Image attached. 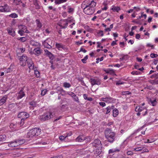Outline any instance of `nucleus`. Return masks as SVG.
Returning a JSON list of instances; mask_svg holds the SVG:
<instances>
[{
  "instance_id": "nucleus-1",
  "label": "nucleus",
  "mask_w": 158,
  "mask_h": 158,
  "mask_svg": "<svg viewBox=\"0 0 158 158\" xmlns=\"http://www.w3.org/2000/svg\"><path fill=\"white\" fill-rule=\"evenodd\" d=\"M96 3L93 0H88L86 2L84 1L82 5V8L84 7L85 13L87 15H91L94 12Z\"/></svg>"
},
{
  "instance_id": "nucleus-2",
  "label": "nucleus",
  "mask_w": 158,
  "mask_h": 158,
  "mask_svg": "<svg viewBox=\"0 0 158 158\" xmlns=\"http://www.w3.org/2000/svg\"><path fill=\"white\" fill-rule=\"evenodd\" d=\"M104 134L106 139L110 143H113L115 140V133L109 128H106L105 132Z\"/></svg>"
},
{
  "instance_id": "nucleus-3",
  "label": "nucleus",
  "mask_w": 158,
  "mask_h": 158,
  "mask_svg": "<svg viewBox=\"0 0 158 158\" xmlns=\"http://www.w3.org/2000/svg\"><path fill=\"white\" fill-rule=\"evenodd\" d=\"M41 129L39 128H35L30 130L27 133V137L32 138L34 137L38 136L40 134Z\"/></svg>"
},
{
  "instance_id": "nucleus-4",
  "label": "nucleus",
  "mask_w": 158,
  "mask_h": 158,
  "mask_svg": "<svg viewBox=\"0 0 158 158\" xmlns=\"http://www.w3.org/2000/svg\"><path fill=\"white\" fill-rule=\"evenodd\" d=\"M54 115L55 114L51 112L46 113L40 115L39 119L41 121H45L53 118Z\"/></svg>"
},
{
  "instance_id": "nucleus-5",
  "label": "nucleus",
  "mask_w": 158,
  "mask_h": 158,
  "mask_svg": "<svg viewBox=\"0 0 158 158\" xmlns=\"http://www.w3.org/2000/svg\"><path fill=\"white\" fill-rule=\"evenodd\" d=\"M92 145L95 148V150H96V152L98 154H100L102 152V144L100 140L98 139L94 140L92 143Z\"/></svg>"
},
{
  "instance_id": "nucleus-6",
  "label": "nucleus",
  "mask_w": 158,
  "mask_h": 158,
  "mask_svg": "<svg viewBox=\"0 0 158 158\" xmlns=\"http://www.w3.org/2000/svg\"><path fill=\"white\" fill-rule=\"evenodd\" d=\"M10 10V7L6 4L3 6H0V11L1 12H9Z\"/></svg>"
},
{
  "instance_id": "nucleus-7",
  "label": "nucleus",
  "mask_w": 158,
  "mask_h": 158,
  "mask_svg": "<svg viewBox=\"0 0 158 158\" xmlns=\"http://www.w3.org/2000/svg\"><path fill=\"white\" fill-rule=\"evenodd\" d=\"M92 86L95 85H100L101 84V80L99 78L94 79L90 78L89 80Z\"/></svg>"
},
{
  "instance_id": "nucleus-8",
  "label": "nucleus",
  "mask_w": 158,
  "mask_h": 158,
  "mask_svg": "<svg viewBox=\"0 0 158 158\" xmlns=\"http://www.w3.org/2000/svg\"><path fill=\"white\" fill-rule=\"evenodd\" d=\"M68 25V22L66 19L61 20L60 23L57 24L58 26H60L61 28H65L67 27Z\"/></svg>"
},
{
  "instance_id": "nucleus-9",
  "label": "nucleus",
  "mask_w": 158,
  "mask_h": 158,
  "mask_svg": "<svg viewBox=\"0 0 158 158\" xmlns=\"http://www.w3.org/2000/svg\"><path fill=\"white\" fill-rule=\"evenodd\" d=\"M19 60L21 61V65L22 66H24L26 65V63L28 60L27 56L24 55L21 56Z\"/></svg>"
},
{
  "instance_id": "nucleus-10",
  "label": "nucleus",
  "mask_w": 158,
  "mask_h": 158,
  "mask_svg": "<svg viewBox=\"0 0 158 158\" xmlns=\"http://www.w3.org/2000/svg\"><path fill=\"white\" fill-rule=\"evenodd\" d=\"M42 50L40 47L35 48L33 51V53L37 56H39L42 53Z\"/></svg>"
},
{
  "instance_id": "nucleus-11",
  "label": "nucleus",
  "mask_w": 158,
  "mask_h": 158,
  "mask_svg": "<svg viewBox=\"0 0 158 158\" xmlns=\"http://www.w3.org/2000/svg\"><path fill=\"white\" fill-rule=\"evenodd\" d=\"M101 99L102 101L108 103H110L114 101V99L109 96H106L105 98H102Z\"/></svg>"
},
{
  "instance_id": "nucleus-12",
  "label": "nucleus",
  "mask_w": 158,
  "mask_h": 158,
  "mask_svg": "<svg viewBox=\"0 0 158 158\" xmlns=\"http://www.w3.org/2000/svg\"><path fill=\"white\" fill-rule=\"evenodd\" d=\"M27 62L28 66L30 69L31 70L34 69V64L31 59H28Z\"/></svg>"
},
{
  "instance_id": "nucleus-13",
  "label": "nucleus",
  "mask_w": 158,
  "mask_h": 158,
  "mask_svg": "<svg viewBox=\"0 0 158 158\" xmlns=\"http://www.w3.org/2000/svg\"><path fill=\"white\" fill-rule=\"evenodd\" d=\"M56 92L59 93V95L61 94L63 96L65 94L66 91L61 87H58L56 89Z\"/></svg>"
},
{
  "instance_id": "nucleus-14",
  "label": "nucleus",
  "mask_w": 158,
  "mask_h": 158,
  "mask_svg": "<svg viewBox=\"0 0 158 158\" xmlns=\"http://www.w3.org/2000/svg\"><path fill=\"white\" fill-rule=\"evenodd\" d=\"M25 94L23 91V89H21L17 94V98L19 99L22 98L24 95Z\"/></svg>"
},
{
  "instance_id": "nucleus-15",
  "label": "nucleus",
  "mask_w": 158,
  "mask_h": 158,
  "mask_svg": "<svg viewBox=\"0 0 158 158\" xmlns=\"http://www.w3.org/2000/svg\"><path fill=\"white\" fill-rule=\"evenodd\" d=\"M19 27L21 30L23 31L24 32L29 33V31L27 30V28L26 26L21 25H19Z\"/></svg>"
},
{
  "instance_id": "nucleus-16",
  "label": "nucleus",
  "mask_w": 158,
  "mask_h": 158,
  "mask_svg": "<svg viewBox=\"0 0 158 158\" xmlns=\"http://www.w3.org/2000/svg\"><path fill=\"white\" fill-rule=\"evenodd\" d=\"M7 99V97L6 95L3 96L0 100V106H1L4 104L6 102Z\"/></svg>"
},
{
  "instance_id": "nucleus-17",
  "label": "nucleus",
  "mask_w": 158,
  "mask_h": 158,
  "mask_svg": "<svg viewBox=\"0 0 158 158\" xmlns=\"http://www.w3.org/2000/svg\"><path fill=\"white\" fill-rule=\"evenodd\" d=\"M7 31L8 34L13 37L15 35V32L14 30L12 28H9L7 29Z\"/></svg>"
},
{
  "instance_id": "nucleus-18",
  "label": "nucleus",
  "mask_w": 158,
  "mask_h": 158,
  "mask_svg": "<svg viewBox=\"0 0 158 158\" xmlns=\"http://www.w3.org/2000/svg\"><path fill=\"white\" fill-rule=\"evenodd\" d=\"M76 140V141L82 142L85 140V138L83 135H80L78 136Z\"/></svg>"
},
{
  "instance_id": "nucleus-19",
  "label": "nucleus",
  "mask_w": 158,
  "mask_h": 158,
  "mask_svg": "<svg viewBox=\"0 0 158 158\" xmlns=\"http://www.w3.org/2000/svg\"><path fill=\"white\" fill-rule=\"evenodd\" d=\"M44 52L45 53V54L46 55L48 56L50 58V59L52 60L53 58V55L52 54L49 52L47 50H44Z\"/></svg>"
},
{
  "instance_id": "nucleus-20",
  "label": "nucleus",
  "mask_w": 158,
  "mask_h": 158,
  "mask_svg": "<svg viewBox=\"0 0 158 158\" xmlns=\"http://www.w3.org/2000/svg\"><path fill=\"white\" fill-rule=\"evenodd\" d=\"M56 47L59 50H61L62 49H64L65 48L64 46L62 44L57 43L56 44Z\"/></svg>"
},
{
  "instance_id": "nucleus-21",
  "label": "nucleus",
  "mask_w": 158,
  "mask_h": 158,
  "mask_svg": "<svg viewBox=\"0 0 158 158\" xmlns=\"http://www.w3.org/2000/svg\"><path fill=\"white\" fill-rule=\"evenodd\" d=\"M29 105L31 106H30V108L33 109V108L34 107H35L36 106V104L34 101H32L31 102H29Z\"/></svg>"
},
{
  "instance_id": "nucleus-22",
  "label": "nucleus",
  "mask_w": 158,
  "mask_h": 158,
  "mask_svg": "<svg viewBox=\"0 0 158 158\" xmlns=\"http://www.w3.org/2000/svg\"><path fill=\"white\" fill-rule=\"evenodd\" d=\"M120 151L119 150L116 148H113L109 150L108 153L109 154L113 153L114 152H118Z\"/></svg>"
},
{
  "instance_id": "nucleus-23",
  "label": "nucleus",
  "mask_w": 158,
  "mask_h": 158,
  "mask_svg": "<svg viewBox=\"0 0 158 158\" xmlns=\"http://www.w3.org/2000/svg\"><path fill=\"white\" fill-rule=\"evenodd\" d=\"M35 22L37 24V29L38 30L40 29L42 25L40 20L39 19H36L35 21Z\"/></svg>"
},
{
  "instance_id": "nucleus-24",
  "label": "nucleus",
  "mask_w": 158,
  "mask_h": 158,
  "mask_svg": "<svg viewBox=\"0 0 158 158\" xmlns=\"http://www.w3.org/2000/svg\"><path fill=\"white\" fill-rule=\"evenodd\" d=\"M25 142V140L24 139H22L20 140H16V143L19 145H20L24 143Z\"/></svg>"
},
{
  "instance_id": "nucleus-25",
  "label": "nucleus",
  "mask_w": 158,
  "mask_h": 158,
  "mask_svg": "<svg viewBox=\"0 0 158 158\" xmlns=\"http://www.w3.org/2000/svg\"><path fill=\"white\" fill-rule=\"evenodd\" d=\"M138 107H137L135 109V111H139V112H142L145 109V108L144 107H139L138 106Z\"/></svg>"
},
{
  "instance_id": "nucleus-26",
  "label": "nucleus",
  "mask_w": 158,
  "mask_h": 158,
  "mask_svg": "<svg viewBox=\"0 0 158 158\" xmlns=\"http://www.w3.org/2000/svg\"><path fill=\"white\" fill-rule=\"evenodd\" d=\"M10 147H16L18 146V144L16 143V140L14 142H12L8 144Z\"/></svg>"
},
{
  "instance_id": "nucleus-27",
  "label": "nucleus",
  "mask_w": 158,
  "mask_h": 158,
  "mask_svg": "<svg viewBox=\"0 0 158 158\" xmlns=\"http://www.w3.org/2000/svg\"><path fill=\"white\" fill-rule=\"evenodd\" d=\"M6 138V135H0V143H1V142L5 141Z\"/></svg>"
},
{
  "instance_id": "nucleus-28",
  "label": "nucleus",
  "mask_w": 158,
  "mask_h": 158,
  "mask_svg": "<svg viewBox=\"0 0 158 158\" xmlns=\"http://www.w3.org/2000/svg\"><path fill=\"white\" fill-rule=\"evenodd\" d=\"M63 86L65 88H69L71 86V85L69 83L64 82L63 84Z\"/></svg>"
},
{
  "instance_id": "nucleus-29",
  "label": "nucleus",
  "mask_w": 158,
  "mask_h": 158,
  "mask_svg": "<svg viewBox=\"0 0 158 158\" xmlns=\"http://www.w3.org/2000/svg\"><path fill=\"white\" fill-rule=\"evenodd\" d=\"M118 114V110L117 109H115L113 110V116L116 117Z\"/></svg>"
},
{
  "instance_id": "nucleus-30",
  "label": "nucleus",
  "mask_w": 158,
  "mask_h": 158,
  "mask_svg": "<svg viewBox=\"0 0 158 158\" xmlns=\"http://www.w3.org/2000/svg\"><path fill=\"white\" fill-rule=\"evenodd\" d=\"M111 9L114 11H117L118 12L119 10H120V8L118 6H113Z\"/></svg>"
},
{
  "instance_id": "nucleus-31",
  "label": "nucleus",
  "mask_w": 158,
  "mask_h": 158,
  "mask_svg": "<svg viewBox=\"0 0 158 158\" xmlns=\"http://www.w3.org/2000/svg\"><path fill=\"white\" fill-rule=\"evenodd\" d=\"M68 12L69 13H73L74 11V9L73 8H71L70 6H68Z\"/></svg>"
},
{
  "instance_id": "nucleus-32",
  "label": "nucleus",
  "mask_w": 158,
  "mask_h": 158,
  "mask_svg": "<svg viewBox=\"0 0 158 158\" xmlns=\"http://www.w3.org/2000/svg\"><path fill=\"white\" fill-rule=\"evenodd\" d=\"M67 0H55V3L56 4H59L61 3L65 2Z\"/></svg>"
},
{
  "instance_id": "nucleus-33",
  "label": "nucleus",
  "mask_w": 158,
  "mask_h": 158,
  "mask_svg": "<svg viewBox=\"0 0 158 158\" xmlns=\"http://www.w3.org/2000/svg\"><path fill=\"white\" fill-rule=\"evenodd\" d=\"M34 69V73L36 77H39L40 76V72L38 70H37L36 69L35 70Z\"/></svg>"
},
{
  "instance_id": "nucleus-34",
  "label": "nucleus",
  "mask_w": 158,
  "mask_h": 158,
  "mask_svg": "<svg viewBox=\"0 0 158 158\" xmlns=\"http://www.w3.org/2000/svg\"><path fill=\"white\" fill-rule=\"evenodd\" d=\"M24 114H25L24 115V117L23 118H22V119H21V122H22L23 121H24V119H26L27 118L29 117V114L25 112Z\"/></svg>"
},
{
  "instance_id": "nucleus-35",
  "label": "nucleus",
  "mask_w": 158,
  "mask_h": 158,
  "mask_svg": "<svg viewBox=\"0 0 158 158\" xmlns=\"http://www.w3.org/2000/svg\"><path fill=\"white\" fill-rule=\"evenodd\" d=\"M9 16L12 18H15L18 17V15L17 14L15 13H12L9 15Z\"/></svg>"
},
{
  "instance_id": "nucleus-36",
  "label": "nucleus",
  "mask_w": 158,
  "mask_h": 158,
  "mask_svg": "<svg viewBox=\"0 0 158 158\" xmlns=\"http://www.w3.org/2000/svg\"><path fill=\"white\" fill-rule=\"evenodd\" d=\"M25 112H22L19 113L18 114V117L19 118H23L24 117V115L25 114Z\"/></svg>"
},
{
  "instance_id": "nucleus-37",
  "label": "nucleus",
  "mask_w": 158,
  "mask_h": 158,
  "mask_svg": "<svg viewBox=\"0 0 158 158\" xmlns=\"http://www.w3.org/2000/svg\"><path fill=\"white\" fill-rule=\"evenodd\" d=\"M143 147H139L137 148H135L134 149V151H140L142 150V149H143Z\"/></svg>"
},
{
  "instance_id": "nucleus-38",
  "label": "nucleus",
  "mask_w": 158,
  "mask_h": 158,
  "mask_svg": "<svg viewBox=\"0 0 158 158\" xmlns=\"http://www.w3.org/2000/svg\"><path fill=\"white\" fill-rule=\"evenodd\" d=\"M88 58V56H86L83 59H81L82 62L84 63H86V61L87 60Z\"/></svg>"
},
{
  "instance_id": "nucleus-39",
  "label": "nucleus",
  "mask_w": 158,
  "mask_h": 158,
  "mask_svg": "<svg viewBox=\"0 0 158 158\" xmlns=\"http://www.w3.org/2000/svg\"><path fill=\"white\" fill-rule=\"evenodd\" d=\"M14 2L16 3V5H19L20 3H22L21 0H14Z\"/></svg>"
},
{
  "instance_id": "nucleus-40",
  "label": "nucleus",
  "mask_w": 158,
  "mask_h": 158,
  "mask_svg": "<svg viewBox=\"0 0 158 158\" xmlns=\"http://www.w3.org/2000/svg\"><path fill=\"white\" fill-rule=\"evenodd\" d=\"M150 101L153 106H155L157 102H156V100H154L153 101L150 100Z\"/></svg>"
},
{
  "instance_id": "nucleus-41",
  "label": "nucleus",
  "mask_w": 158,
  "mask_h": 158,
  "mask_svg": "<svg viewBox=\"0 0 158 158\" xmlns=\"http://www.w3.org/2000/svg\"><path fill=\"white\" fill-rule=\"evenodd\" d=\"M18 40H20L22 42H24L26 41V39L25 37H22L18 38Z\"/></svg>"
},
{
  "instance_id": "nucleus-42",
  "label": "nucleus",
  "mask_w": 158,
  "mask_h": 158,
  "mask_svg": "<svg viewBox=\"0 0 158 158\" xmlns=\"http://www.w3.org/2000/svg\"><path fill=\"white\" fill-rule=\"evenodd\" d=\"M72 98H73V99H74L75 101L78 103L79 102L78 98L77 96H76V95H75V96H74V97Z\"/></svg>"
},
{
  "instance_id": "nucleus-43",
  "label": "nucleus",
  "mask_w": 158,
  "mask_h": 158,
  "mask_svg": "<svg viewBox=\"0 0 158 158\" xmlns=\"http://www.w3.org/2000/svg\"><path fill=\"white\" fill-rule=\"evenodd\" d=\"M97 34L99 36H102L104 35L103 31L102 30L99 31L98 32H97Z\"/></svg>"
},
{
  "instance_id": "nucleus-44",
  "label": "nucleus",
  "mask_w": 158,
  "mask_h": 158,
  "mask_svg": "<svg viewBox=\"0 0 158 158\" xmlns=\"http://www.w3.org/2000/svg\"><path fill=\"white\" fill-rule=\"evenodd\" d=\"M106 114H108L111 111V107L110 106H108L106 108Z\"/></svg>"
},
{
  "instance_id": "nucleus-45",
  "label": "nucleus",
  "mask_w": 158,
  "mask_h": 158,
  "mask_svg": "<svg viewBox=\"0 0 158 158\" xmlns=\"http://www.w3.org/2000/svg\"><path fill=\"white\" fill-rule=\"evenodd\" d=\"M71 18H72V17L70 18H69L68 19H66V20L68 23H72L75 22V20L73 19H71Z\"/></svg>"
},
{
  "instance_id": "nucleus-46",
  "label": "nucleus",
  "mask_w": 158,
  "mask_h": 158,
  "mask_svg": "<svg viewBox=\"0 0 158 158\" xmlns=\"http://www.w3.org/2000/svg\"><path fill=\"white\" fill-rule=\"evenodd\" d=\"M13 68V66L10 65V66L7 69V73L10 72V71H12Z\"/></svg>"
},
{
  "instance_id": "nucleus-47",
  "label": "nucleus",
  "mask_w": 158,
  "mask_h": 158,
  "mask_svg": "<svg viewBox=\"0 0 158 158\" xmlns=\"http://www.w3.org/2000/svg\"><path fill=\"white\" fill-rule=\"evenodd\" d=\"M67 94L70 96L72 97H74L75 95L73 93L71 92H68Z\"/></svg>"
},
{
  "instance_id": "nucleus-48",
  "label": "nucleus",
  "mask_w": 158,
  "mask_h": 158,
  "mask_svg": "<svg viewBox=\"0 0 158 158\" xmlns=\"http://www.w3.org/2000/svg\"><path fill=\"white\" fill-rule=\"evenodd\" d=\"M147 47H151L152 49H153L154 48V46L150 43H148L147 44Z\"/></svg>"
},
{
  "instance_id": "nucleus-49",
  "label": "nucleus",
  "mask_w": 158,
  "mask_h": 158,
  "mask_svg": "<svg viewBox=\"0 0 158 158\" xmlns=\"http://www.w3.org/2000/svg\"><path fill=\"white\" fill-rule=\"evenodd\" d=\"M47 90L46 89H44L41 91V95L42 96L45 95L47 93Z\"/></svg>"
},
{
  "instance_id": "nucleus-50",
  "label": "nucleus",
  "mask_w": 158,
  "mask_h": 158,
  "mask_svg": "<svg viewBox=\"0 0 158 158\" xmlns=\"http://www.w3.org/2000/svg\"><path fill=\"white\" fill-rule=\"evenodd\" d=\"M44 46L45 47L48 48L50 49L52 48L51 46L49 45L48 43H46V44H45V45H44Z\"/></svg>"
},
{
  "instance_id": "nucleus-51",
  "label": "nucleus",
  "mask_w": 158,
  "mask_h": 158,
  "mask_svg": "<svg viewBox=\"0 0 158 158\" xmlns=\"http://www.w3.org/2000/svg\"><path fill=\"white\" fill-rule=\"evenodd\" d=\"M158 56L157 54H155L154 53H152L150 55V56L152 58H156Z\"/></svg>"
},
{
  "instance_id": "nucleus-52",
  "label": "nucleus",
  "mask_w": 158,
  "mask_h": 158,
  "mask_svg": "<svg viewBox=\"0 0 158 158\" xmlns=\"http://www.w3.org/2000/svg\"><path fill=\"white\" fill-rule=\"evenodd\" d=\"M33 45H35L37 47H40V44L37 42H34L33 44Z\"/></svg>"
},
{
  "instance_id": "nucleus-53",
  "label": "nucleus",
  "mask_w": 158,
  "mask_h": 158,
  "mask_svg": "<svg viewBox=\"0 0 158 158\" xmlns=\"http://www.w3.org/2000/svg\"><path fill=\"white\" fill-rule=\"evenodd\" d=\"M151 77L157 78L158 77V73L157 74H154Z\"/></svg>"
},
{
  "instance_id": "nucleus-54",
  "label": "nucleus",
  "mask_w": 158,
  "mask_h": 158,
  "mask_svg": "<svg viewBox=\"0 0 158 158\" xmlns=\"http://www.w3.org/2000/svg\"><path fill=\"white\" fill-rule=\"evenodd\" d=\"M127 153L128 155H132L133 154V152L131 151H128Z\"/></svg>"
},
{
  "instance_id": "nucleus-55",
  "label": "nucleus",
  "mask_w": 158,
  "mask_h": 158,
  "mask_svg": "<svg viewBox=\"0 0 158 158\" xmlns=\"http://www.w3.org/2000/svg\"><path fill=\"white\" fill-rule=\"evenodd\" d=\"M21 156V154L20 153H17L15 154H14L13 155V157H16L20 156Z\"/></svg>"
},
{
  "instance_id": "nucleus-56",
  "label": "nucleus",
  "mask_w": 158,
  "mask_h": 158,
  "mask_svg": "<svg viewBox=\"0 0 158 158\" xmlns=\"http://www.w3.org/2000/svg\"><path fill=\"white\" fill-rule=\"evenodd\" d=\"M131 74H132L134 75H138V74H139V73L138 72L133 71L131 72Z\"/></svg>"
},
{
  "instance_id": "nucleus-57",
  "label": "nucleus",
  "mask_w": 158,
  "mask_h": 158,
  "mask_svg": "<svg viewBox=\"0 0 158 158\" xmlns=\"http://www.w3.org/2000/svg\"><path fill=\"white\" fill-rule=\"evenodd\" d=\"M99 104L102 107L105 106L106 105L105 103L104 102H99Z\"/></svg>"
},
{
  "instance_id": "nucleus-58",
  "label": "nucleus",
  "mask_w": 158,
  "mask_h": 158,
  "mask_svg": "<svg viewBox=\"0 0 158 158\" xmlns=\"http://www.w3.org/2000/svg\"><path fill=\"white\" fill-rule=\"evenodd\" d=\"M66 137H65V136H64L61 135V136H60L59 137V139L60 140H63L64 139L66 138Z\"/></svg>"
},
{
  "instance_id": "nucleus-59",
  "label": "nucleus",
  "mask_w": 158,
  "mask_h": 158,
  "mask_svg": "<svg viewBox=\"0 0 158 158\" xmlns=\"http://www.w3.org/2000/svg\"><path fill=\"white\" fill-rule=\"evenodd\" d=\"M122 93L123 94V95H128L131 94V93L129 91H124Z\"/></svg>"
},
{
  "instance_id": "nucleus-60",
  "label": "nucleus",
  "mask_w": 158,
  "mask_h": 158,
  "mask_svg": "<svg viewBox=\"0 0 158 158\" xmlns=\"http://www.w3.org/2000/svg\"><path fill=\"white\" fill-rule=\"evenodd\" d=\"M51 158H63V157L62 155H60L58 156L52 157Z\"/></svg>"
},
{
  "instance_id": "nucleus-61",
  "label": "nucleus",
  "mask_w": 158,
  "mask_h": 158,
  "mask_svg": "<svg viewBox=\"0 0 158 158\" xmlns=\"http://www.w3.org/2000/svg\"><path fill=\"white\" fill-rule=\"evenodd\" d=\"M24 32L22 31L21 30H19V31H18V33L21 35V36H22V35H23V33Z\"/></svg>"
},
{
  "instance_id": "nucleus-62",
  "label": "nucleus",
  "mask_w": 158,
  "mask_h": 158,
  "mask_svg": "<svg viewBox=\"0 0 158 158\" xmlns=\"http://www.w3.org/2000/svg\"><path fill=\"white\" fill-rule=\"evenodd\" d=\"M110 74L113 75L114 74V72L113 69H110Z\"/></svg>"
},
{
  "instance_id": "nucleus-63",
  "label": "nucleus",
  "mask_w": 158,
  "mask_h": 158,
  "mask_svg": "<svg viewBox=\"0 0 158 158\" xmlns=\"http://www.w3.org/2000/svg\"><path fill=\"white\" fill-rule=\"evenodd\" d=\"M143 16H144V17L145 19H146L147 17V15L146 14L143 15L142 14L139 17V18L141 19V18L143 17Z\"/></svg>"
},
{
  "instance_id": "nucleus-64",
  "label": "nucleus",
  "mask_w": 158,
  "mask_h": 158,
  "mask_svg": "<svg viewBox=\"0 0 158 158\" xmlns=\"http://www.w3.org/2000/svg\"><path fill=\"white\" fill-rule=\"evenodd\" d=\"M123 84V83L122 82H121L120 81H117L116 83V85H117Z\"/></svg>"
}]
</instances>
